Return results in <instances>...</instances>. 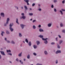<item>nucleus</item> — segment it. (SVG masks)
Listing matches in <instances>:
<instances>
[{"instance_id":"f257e3e1","label":"nucleus","mask_w":65,"mask_h":65,"mask_svg":"<svg viewBox=\"0 0 65 65\" xmlns=\"http://www.w3.org/2000/svg\"><path fill=\"white\" fill-rule=\"evenodd\" d=\"M38 37H40V38H41L43 40H46V39H48V38H43V36L42 35H40L38 36Z\"/></svg>"},{"instance_id":"f03ea898","label":"nucleus","mask_w":65,"mask_h":65,"mask_svg":"<svg viewBox=\"0 0 65 65\" xmlns=\"http://www.w3.org/2000/svg\"><path fill=\"white\" fill-rule=\"evenodd\" d=\"M59 53H61V50H58L55 52V54H59Z\"/></svg>"},{"instance_id":"7ed1b4c3","label":"nucleus","mask_w":65,"mask_h":65,"mask_svg":"<svg viewBox=\"0 0 65 65\" xmlns=\"http://www.w3.org/2000/svg\"><path fill=\"white\" fill-rule=\"evenodd\" d=\"M0 15L1 16H2V17H5V14L3 12H1L0 13Z\"/></svg>"},{"instance_id":"20e7f679","label":"nucleus","mask_w":65,"mask_h":65,"mask_svg":"<svg viewBox=\"0 0 65 65\" xmlns=\"http://www.w3.org/2000/svg\"><path fill=\"white\" fill-rule=\"evenodd\" d=\"M10 20V19L9 18H8L7 19L6 23L7 24H9V21Z\"/></svg>"},{"instance_id":"39448f33","label":"nucleus","mask_w":65,"mask_h":65,"mask_svg":"<svg viewBox=\"0 0 65 65\" xmlns=\"http://www.w3.org/2000/svg\"><path fill=\"white\" fill-rule=\"evenodd\" d=\"M20 26L22 29H23V28H24V27L25 26V25L23 24H20Z\"/></svg>"},{"instance_id":"423d86ee","label":"nucleus","mask_w":65,"mask_h":65,"mask_svg":"<svg viewBox=\"0 0 65 65\" xmlns=\"http://www.w3.org/2000/svg\"><path fill=\"white\" fill-rule=\"evenodd\" d=\"M52 25V23H50L47 24V26L48 27H51Z\"/></svg>"},{"instance_id":"0eeeda50","label":"nucleus","mask_w":65,"mask_h":65,"mask_svg":"<svg viewBox=\"0 0 65 65\" xmlns=\"http://www.w3.org/2000/svg\"><path fill=\"white\" fill-rule=\"evenodd\" d=\"M0 52L2 55H3V56L5 55V54L4 53V52L2 51H1Z\"/></svg>"},{"instance_id":"6e6552de","label":"nucleus","mask_w":65,"mask_h":65,"mask_svg":"<svg viewBox=\"0 0 65 65\" xmlns=\"http://www.w3.org/2000/svg\"><path fill=\"white\" fill-rule=\"evenodd\" d=\"M36 43L37 45H39L40 44V41H37L36 42Z\"/></svg>"},{"instance_id":"1a4fd4ad","label":"nucleus","mask_w":65,"mask_h":65,"mask_svg":"<svg viewBox=\"0 0 65 65\" xmlns=\"http://www.w3.org/2000/svg\"><path fill=\"white\" fill-rule=\"evenodd\" d=\"M21 19H26V17L24 16H22V17H20Z\"/></svg>"},{"instance_id":"9d476101","label":"nucleus","mask_w":65,"mask_h":65,"mask_svg":"<svg viewBox=\"0 0 65 65\" xmlns=\"http://www.w3.org/2000/svg\"><path fill=\"white\" fill-rule=\"evenodd\" d=\"M33 47L34 49H36L37 47V46L35 45H34L33 46Z\"/></svg>"},{"instance_id":"9b49d317","label":"nucleus","mask_w":65,"mask_h":65,"mask_svg":"<svg viewBox=\"0 0 65 65\" xmlns=\"http://www.w3.org/2000/svg\"><path fill=\"white\" fill-rule=\"evenodd\" d=\"M39 32H43L44 31V30H43V29H41V28H39Z\"/></svg>"},{"instance_id":"f8f14e48","label":"nucleus","mask_w":65,"mask_h":65,"mask_svg":"<svg viewBox=\"0 0 65 65\" xmlns=\"http://www.w3.org/2000/svg\"><path fill=\"white\" fill-rule=\"evenodd\" d=\"M60 27H63L64 26V25H63V24L62 23H60Z\"/></svg>"},{"instance_id":"ddd939ff","label":"nucleus","mask_w":65,"mask_h":65,"mask_svg":"<svg viewBox=\"0 0 65 65\" xmlns=\"http://www.w3.org/2000/svg\"><path fill=\"white\" fill-rule=\"evenodd\" d=\"M9 29L11 32H12L13 31V29L12 27H9Z\"/></svg>"},{"instance_id":"4468645a","label":"nucleus","mask_w":65,"mask_h":65,"mask_svg":"<svg viewBox=\"0 0 65 65\" xmlns=\"http://www.w3.org/2000/svg\"><path fill=\"white\" fill-rule=\"evenodd\" d=\"M36 26L35 25H34L32 26V29L35 30V29H36Z\"/></svg>"},{"instance_id":"2eb2a0df","label":"nucleus","mask_w":65,"mask_h":65,"mask_svg":"<svg viewBox=\"0 0 65 65\" xmlns=\"http://www.w3.org/2000/svg\"><path fill=\"white\" fill-rule=\"evenodd\" d=\"M28 45L29 46H31V45L32 44L31 43V42L30 41L28 43Z\"/></svg>"},{"instance_id":"dca6fc26","label":"nucleus","mask_w":65,"mask_h":65,"mask_svg":"<svg viewBox=\"0 0 65 65\" xmlns=\"http://www.w3.org/2000/svg\"><path fill=\"white\" fill-rule=\"evenodd\" d=\"M44 53L45 55H47V54H48L47 52L46 51H44Z\"/></svg>"},{"instance_id":"f3484780","label":"nucleus","mask_w":65,"mask_h":65,"mask_svg":"<svg viewBox=\"0 0 65 65\" xmlns=\"http://www.w3.org/2000/svg\"><path fill=\"white\" fill-rule=\"evenodd\" d=\"M46 40H47V39H46L45 40H44V43L45 44H47V41Z\"/></svg>"},{"instance_id":"a211bd4d","label":"nucleus","mask_w":65,"mask_h":65,"mask_svg":"<svg viewBox=\"0 0 65 65\" xmlns=\"http://www.w3.org/2000/svg\"><path fill=\"white\" fill-rule=\"evenodd\" d=\"M22 52H21L18 55V56L19 57H21L22 56Z\"/></svg>"},{"instance_id":"6ab92c4d","label":"nucleus","mask_w":65,"mask_h":65,"mask_svg":"<svg viewBox=\"0 0 65 65\" xmlns=\"http://www.w3.org/2000/svg\"><path fill=\"white\" fill-rule=\"evenodd\" d=\"M25 42H26V43H28L29 42V41L28 40V39H25Z\"/></svg>"},{"instance_id":"aec40b11","label":"nucleus","mask_w":65,"mask_h":65,"mask_svg":"<svg viewBox=\"0 0 65 65\" xmlns=\"http://www.w3.org/2000/svg\"><path fill=\"white\" fill-rule=\"evenodd\" d=\"M62 42H63V40H60L59 41V43L60 44H61V43H62Z\"/></svg>"},{"instance_id":"412c9836","label":"nucleus","mask_w":65,"mask_h":65,"mask_svg":"<svg viewBox=\"0 0 65 65\" xmlns=\"http://www.w3.org/2000/svg\"><path fill=\"white\" fill-rule=\"evenodd\" d=\"M30 58V55H28L27 56V58L28 59H29Z\"/></svg>"},{"instance_id":"4be33fe9","label":"nucleus","mask_w":65,"mask_h":65,"mask_svg":"<svg viewBox=\"0 0 65 65\" xmlns=\"http://www.w3.org/2000/svg\"><path fill=\"white\" fill-rule=\"evenodd\" d=\"M19 37H22V35L21 33H19Z\"/></svg>"},{"instance_id":"5701e85b","label":"nucleus","mask_w":65,"mask_h":65,"mask_svg":"<svg viewBox=\"0 0 65 65\" xmlns=\"http://www.w3.org/2000/svg\"><path fill=\"white\" fill-rule=\"evenodd\" d=\"M13 24L12 23L10 24L9 25L10 27H12V26H13Z\"/></svg>"},{"instance_id":"b1692460","label":"nucleus","mask_w":65,"mask_h":65,"mask_svg":"<svg viewBox=\"0 0 65 65\" xmlns=\"http://www.w3.org/2000/svg\"><path fill=\"white\" fill-rule=\"evenodd\" d=\"M16 23L18 25L19 24V23L18 22V19H16Z\"/></svg>"},{"instance_id":"393cba45","label":"nucleus","mask_w":65,"mask_h":65,"mask_svg":"<svg viewBox=\"0 0 65 65\" xmlns=\"http://www.w3.org/2000/svg\"><path fill=\"white\" fill-rule=\"evenodd\" d=\"M11 52V51L10 50H7V53H10Z\"/></svg>"},{"instance_id":"a878e982","label":"nucleus","mask_w":65,"mask_h":65,"mask_svg":"<svg viewBox=\"0 0 65 65\" xmlns=\"http://www.w3.org/2000/svg\"><path fill=\"white\" fill-rule=\"evenodd\" d=\"M4 34V32L3 31H2V33H1V35L2 36H3V34Z\"/></svg>"},{"instance_id":"bb28decb","label":"nucleus","mask_w":65,"mask_h":65,"mask_svg":"<svg viewBox=\"0 0 65 65\" xmlns=\"http://www.w3.org/2000/svg\"><path fill=\"white\" fill-rule=\"evenodd\" d=\"M24 8H25V9H26V10H27V9H28V8H27V6H24Z\"/></svg>"},{"instance_id":"cd10ccee","label":"nucleus","mask_w":65,"mask_h":65,"mask_svg":"<svg viewBox=\"0 0 65 65\" xmlns=\"http://www.w3.org/2000/svg\"><path fill=\"white\" fill-rule=\"evenodd\" d=\"M29 15L30 16H32V15H33V14L32 13H29Z\"/></svg>"},{"instance_id":"c85d7f7f","label":"nucleus","mask_w":65,"mask_h":65,"mask_svg":"<svg viewBox=\"0 0 65 65\" xmlns=\"http://www.w3.org/2000/svg\"><path fill=\"white\" fill-rule=\"evenodd\" d=\"M33 55L34 56H37V54H36V53L35 52H34V53H33Z\"/></svg>"},{"instance_id":"c756f323","label":"nucleus","mask_w":65,"mask_h":65,"mask_svg":"<svg viewBox=\"0 0 65 65\" xmlns=\"http://www.w3.org/2000/svg\"><path fill=\"white\" fill-rule=\"evenodd\" d=\"M38 10H39L40 11H41V10H42L41 9V8H38Z\"/></svg>"},{"instance_id":"7c9ffc66","label":"nucleus","mask_w":65,"mask_h":65,"mask_svg":"<svg viewBox=\"0 0 65 65\" xmlns=\"http://www.w3.org/2000/svg\"><path fill=\"white\" fill-rule=\"evenodd\" d=\"M55 44V43L54 42H52L51 43V45H54Z\"/></svg>"},{"instance_id":"2f4dec72","label":"nucleus","mask_w":65,"mask_h":65,"mask_svg":"<svg viewBox=\"0 0 65 65\" xmlns=\"http://www.w3.org/2000/svg\"><path fill=\"white\" fill-rule=\"evenodd\" d=\"M11 43H12V44H15V42L14 41H12L11 42Z\"/></svg>"},{"instance_id":"473e14b6","label":"nucleus","mask_w":65,"mask_h":65,"mask_svg":"<svg viewBox=\"0 0 65 65\" xmlns=\"http://www.w3.org/2000/svg\"><path fill=\"white\" fill-rule=\"evenodd\" d=\"M53 2L54 3H56L58 2V1H57V0H54Z\"/></svg>"},{"instance_id":"72a5a7b5","label":"nucleus","mask_w":65,"mask_h":65,"mask_svg":"<svg viewBox=\"0 0 65 65\" xmlns=\"http://www.w3.org/2000/svg\"><path fill=\"white\" fill-rule=\"evenodd\" d=\"M55 40L56 41H58V37H56L55 38Z\"/></svg>"},{"instance_id":"f704fd0d","label":"nucleus","mask_w":65,"mask_h":65,"mask_svg":"<svg viewBox=\"0 0 65 65\" xmlns=\"http://www.w3.org/2000/svg\"><path fill=\"white\" fill-rule=\"evenodd\" d=\"M19 62H20V63L22 64H23V62L22 61H21V60H19Z\"/></svg>"},{"instance_id":"c9c22d12","label":"nucleus","mask_w":65,"mask_h":65,"mask_svg":"<svg viewBox=\"0 0 65 65\" xmlns=\"http://www.w3.org/2000/svg\"><path fill=\"white\" fill-rule=\"evenodd\" d=\"M6 33H7V34H9V31L7 30L6 31Z\"/></svg>"},{"instance_id":"e433bc0d","label":"nucleus","mask_w":65,"mask_h":65,"mask_svg":"<svg viewBox=\"0 0 65 65\" xmlns=\"http://www.w3.org/2000/svg\"><path fill=\"white\" fill-rule=\"evenodd\" d=\"M24 1L26 2V3L29 2V1L28 0H24Z\"/></svg>"},{"instance_id":"4c0bfd02","label":"nucleus","mask_w":65,"mask_h":65,"mask_svg":"<svg viewBox=\"0 0 65 65\" xmlns=\"http://www.w3.org/2000/svg\"><path fill=\"white\" fill-rule=\"evenodd\" d=\"M16 61H17V62H19V59L18 58H17L16 59Z\"/></svg>"},{"instance_id":"58836bf2","label":"nucleus","mask_w":65,"mask_h":65,"mask_svg":"<svg viewBox=\"0 0 65 65\" xmlns=\"http://www.w3.org/2000/svg\"><path fill=\"white\" fill-rule=\"evenodd\" d=\"M60 12L61 14L62 15L63 14V12H62V11L61 10L60 11Z\"/></svg>"},{"instance_id":"ea45409f","label":"nucleus","mask_w":65,"mask_h":65,"mask_svg":"<svg viewBox=\"0 0 65 65\" xmlns=\"http://www.w3.org/2000/svg\"><path fill=\"white\" fill-rule=\"evenodd\" d=\"M38 28H41V25H38Z\"/></svg>"},{"instance_id":"a19ab883","label":"nucleus","mask_w":65,"mask_h":65,"mask_svg":"<svg viewBox=\"0 0 65 65\" xmlns=\"http://www.w3.org/2000/svg\"><path fill=\"white\" fill-rule=\"evenodd\" d=\"M55 63L56 64H58V60H56L55 61Z\"/></svg>"},{"instance_id":"79ce46f5","label":"nucleus","mask_w":65,"mask_h":65,"mask_svg":"<svg viewBox=\"0 0 65 65\" xmlns=\"http://www.w3.org/2000/svg\"><path fill=\"white\" fill-rule=\"evenodd\" d=\"M8 24H7L6 23H6H5V24H4V26H7V24L8 25Z\"/></svg>"},{"instance_id":"37998d69","label":"nucleus","mask_w":65,"mask_h":65,"mask_svg":"<svg viewBox=\"0 0 65 65\" xmlns=\"http://www.w3.org/2000/svg\"><path fill=\"white\" fill-rule=\"evenodd\" d=\"M54 11H55V12H57V10L56 9L54 8Z\"/></svg>"},{"instance_id":"c03bdc74","label":"nucleus","mask_w":65,"mask_h":65,"mask_svg":"<svg viewBox=\"0 0 65 65\" xmlns=\"http://www.w3.org/2000/svg\"><path fill=\"white\" fill-rule=\"evenodd\" d=\"M57 46L58 48H60V46L59 45H57Z\"/></svg>"},{"instance_id":"a18cd8bd","label":"nucleus","mask_w":65,"mask_h":65,"mask_svg":"<svg viewBox=\"0 0 65 65\" xmlns=\"http://www.w3.org/2000/svg\"><path fill=\"white\" fill-rule=\"evenodd\" d=\"M35 5V3H33L32 4V6H34Z\"/></svg>"},{"instance_id":"49530a36","label":"nucleus","mask_w":65,"mask_h":65,"mask_svg":"<svg viewBox=\"0 0 65 65\" xmlns=\"http://www.w3.org/2000/svg\"><path fill=\"white\" fill-rule=\"evenodd\" d=\"M36 20H34L32 21L33 23H34V22H36Z\"/></svg>"},{"instance_id":"de8ad7c7","label":"nucleus","mask_w":65,"mask_h":65,"mask_svg":"<svg viewBox=\"0 0 65 65\" xmlns=\"http://www.w3.org/2000/svg\"><path fill=\"white\" fill-rule=\"evenodd\" d=\"M8 55H10V56H12V54H11V53H8Z\"/></svg>"},{"instance_id":"09e8293b","label":"nucleus","mask_w":65,"mask_h":65,"mask_svg":"<svg viewBox=\"0 0 65 65\" xmlns=\"http://www.w3.org/2000/svg\"><path fill=\"white\" fill-rule=\"evenodd\" d=\"M7 42L8 43H10V42L9 40L7 41Z\"/></svg>"},{"instance_id":"8fccbe9b","label":"nucleus","mask_w":65,"mask_h":65,"mask_svg":"<svg viewBox=\"0 0 65 65\" xmlns=\"http://www.w3.org/2000/svg\"><path fill=\"white\" fill-rule=\"evenodd\" d=\"M15 7L17 8V9H19V8H18V7L17 6H15Z\"/></svg>"},{"instance_id":"3c124183","label":"nucleus","mask_w":65,"mask_h":65,"mask_svg":"<svg viewBox=\"0 0 65 65\" xmlns=\"http://www.w3.org/2000/svg\"><path fill=\"white\" fill-rule=\"evenodd\" d=\"M58 36L59 38H61V36H60V35H58Z\"/></svg>"},{"instance_id":"603ef678","label":"nucleus","mask_w":65,"mask_h":65,"mask_svg":"<svg viewBox=\"0 0 65 65\" xmlns=\"http://www.w3.org/2000/svg\"><path fill=\"white\" fill-rule=\"evenodd\" d=\"M21 15H22V16H24V13H21Z\"/></svg>"},{"instance_id":"864d4df0","label":"nucleus","mask_w":65,"mask_h":65,"mask_svg":"<svg viewBox=\"0 0 65 65\" xmlns=\"http://www.w3.org/2000/svg\"><path fill=\"white\" fill-rule=\"evenodd\" d=\"M62 32L63 33H65V30H63L62 31Z\"/></svg>"},{"instance_id":"5fc2aeb1","label":"nucleus","mask_w":65,"mask_h":65,"mask_svg":"<svg viewBox=\"0 0 65 65\" xmlns=\"http://www.w3.org/2000/svg\"><path fill=\"white\" fill-rule=\"evenodd\" d=\"M62 10L63 11H65V9H62Z\"/></svg>"},{"instance_id":"6e6d98bb","label":"nucleus","mask_w":65,"mask_h":65,"mask_svg":"<svg viewBox=\"0 0 65 65\" xmlns=\"http://www.w3.org/2000/svg\"><path fill=\"white\" fill-rule=\"evenodd\" d=\"M62 3H65V0H64L62 2Z\"/></svg>"},{"instance_id":"4d7b16f0","label":"nucleus","mask_w":65,"mask_h":65,"mask_svg":"<svg viewBox=\"0 0 65 65\" xmlns=\"http://www.w3.org/2000/svg\"><path fill=\"white\" fill-rule=\"evenodd\" d=\"M51 7L52 8H54V5H51Z\"/></svg>"},{"instance_id":"13d9d810","label":"nucleus","mask_w":65,"mask_h":65,"mask_svg":"<svg viewBox=\"0 0 65 65\" xmlns=\"http://www.w3.org/2000/svg\"><path fill=\"white\" fill-rule=\"evenodd\" d=\"M5 41H7V38H5Z\"/></svg>"},{"instance_id":"bf43d9fd","label":"nucleus","mask_w":65,"mask_h":65,"mask_svg":"<svg viewBox=\"0 0 65 65\" xmlns=\"http://www.w3.org/2000/svg\"><path fill=\"white\" fill-rule=\"evenodd\" d=\"M2 58V56L1 55H0V59H1V58Z\"/></svg>"},{"instance_id":"052dcab7","label":"nucleus","mask_w":65,"mask_h":65,"mask_svg":"<svg viewBox=\"0 0 65 65\" xmlns=\"http://www.w3.org/2000/svg\"><path fill=\"white\" fill-rule=\"evenodd\" d=\"M23 61H26V59H25V58L24 59Z\"/></svg>"},{"instance_id":"680f3d73","label":"nucleus","mask_w":65,"mask_h":65,"mask_svg":"<svg viewBox=\"0 0 65 65\" xmlns=\"http://www.w3.org/2000/svg\"><path fill=\"white\" fill-rule=\"evenodd\" d=\"M40 65V64L38 63L36 64V65Z\"/></svg>"},{"instance_id":"e2e57ef3","label":"nucleus","mask_w":65,"mask_h":65,"mask_svg":"<svg viewBox=\"0 0 65 65\" xmlns=\"http://www.w3.org/2000/svg\"><path fill=\"white\" fill-rule=\"evenodd\" d=\"M9 63H11V64H12V62L11 61H10Z\"/></svg>"},{"instance_id":"0e129e2a","label":"nucleus","mask_w":65,"mask_h":65,"mask_svg":"<svg viewBox=\"0 0 65 65\" xmlns=\"http://www.w3.org/2000/svg\"><path fill=\"white\" fill-rule=\"evenodd\" d=\"M27 5H29V3H27Z\"/></svg>"},{"instance_id":"69168bd1","label":"nucleus","mask_w":65,"mask_h":65,"mask_svg":"<svg viewBox=\"0 0 65 65\" xmlns=\"http://www.w3.org/2000/svg\"><path fill=\"white\" fill-rule=\"evenodd\" d=\"M38 5V6L40 7V6L41 5L40 4H39Z\"/></svg>"},{"instance_id":"338daca9","label":"nucleus","mask_w":65,"mask_h":65,"mask_svg":"<svg viewBox=\"0 0 65 65\" xmlns=\"http://www.w3.org/2000/svg\"><path fill=\"white\" fill-rule=\"evenodd\" d=\"M30 21H32V19H30Z\"/></svg>"},{"instance_id":"774afa93","label":"nucleus","mask_w":65,"mask_h":65,"mask_svg":"<svg viewBox=\"0 0 65 65\" xmlns=\"http://www.w3.org/2000/svg\"><path fill=\"white\" fill-rule=\"evenodd\" d=\"M42 65V64H40V65Z\"/></svg>"}]
</instances>
